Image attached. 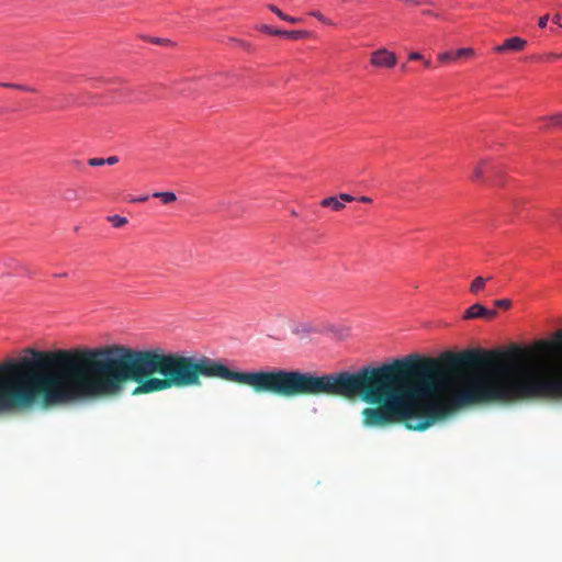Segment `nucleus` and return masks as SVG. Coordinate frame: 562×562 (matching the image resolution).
I'll return each instance as SVG.
<instances>
[{"mask_svg": "<svg viewBox=\"0 0 562 562\" xmlns=\"http://www.w3.org/2000/svg\"><path fill=\"white\" fill-rule=\"evenodd\" d=\"M535 347L559 352L550 359L535 358L529 349L512 346L506 351H448L439 358L409 355L355 373L323 375L284 369L239 372L205 355L187 356L157 347V393L200 387L204 379H218L285 398L361 397L375 405L362 409L363 427L403 424L423 431L445 418L450 405L562 400V331Z\"/></svg>", "mask_w": 562, "mask_h": 562, "instance_id": "nucleus-1", "label": "nucleus"}, {"mask_svg": "<svg viewBox=\"0 0 562 562\" xmlns=\"http://www.w3.org/2000/svg\"><path fill=\"white\" fill-rule=\"evenodd\" d=\"M397 64V56L385 47L373 50L370 55V65L379 69H392Z\"/></svg>", "mask_w": 562, "mask_h": 562, "instance_id": "nucleus-2", "label": "nucleus"}, {"mask_svg": "<svg viewBox=\"0 0 562 562\" xmlns=\"http://www.w3.org/2000/svg\"><path fill=\"white\" fill-rule=\"evenodd\" d=\"M497 312L494 310H487L482 304L475 303L471 305L463 315L464 319H474V318H494Z\"/></svg>", "mask_w": 562, "mask_h": 562, "instance_id": "nucleus-3", "label": "nucleus"}, {"mask_svg": "<svg viewBox=\"0 0 562 562\" xmlns=\"http://www.w3.org/2000/svg\"><path fill=\"white\" fill-rule=\"evenodd\" d=\"M527 41L518 37L513 36L507 40L502 45H498L494 48L496 53H506V52H521L526 48Z\"/></svg>", "mask_w": 562, "mask_h": 562, "instance_id": "nucleus-4", "label": "nucleus"}, {"mask_svg": "<svg viewBox=\"0 0 562 562\" xmlns=\"http://www.w3.org/2000/svg\"><path fill=\"white\" fill-rule=\"evenodd\" d=\"M260 30L267 34L284 36L290 40H301L307 35L305 31H281L269 25H262Z\"/></svg>", "mask_w": 562, "mask_h": 562, "instance_id": "nucleus-5", "label": "nucleus"}, {"mask_svg": "<svg viewBox=\"0 0 562 562\" xmlns=\"http://www.w3.org/2000/svg\"><path fill=\"white\" fill-rule=\"evenodd\" d=\"M323 207H330L331 210L339 212L345 207L339 196H328L321 201Z\"/></svg>", "mask_w": 562, "mask_h": 562, "instance_id": "nucleus-6", "label": "nucleus"}, {"mask_svg": "<svg viewBox=\"0 0 562 562\" xmlns=\"http://www.w3.org/2000/svg\"><path fill=\"white\" fill-rule=\"evenodd\" d=\"M539 120L546 122L542 127L543 130H549L551 127H562V113H557L551 116H542Z\"/></svg>", "mask_w": 562, "mask_h": 562, "instance_id": "nucleus-7", "label": "nucleus"}, {"mask_svg": "<svg viewBox=\"0 0 562 562\" xmlns=\"http://www.w3.org/2000/svg\"><path fill=\"white\" fill-rule=\"evenodd\" d=\"M268 9L271 12L276 13L283 21H286L290 23H299L301 21V19H299V18L290 16L286 13H283L278 7H276L273 4H269Z\"/></svg>", "mask_w": 562, "mask_h": 562, "instance_id": "nucleus-8", "label": "nucleus"}, {"mask_svg": "<svg viewBox=\"0 0 562 562\" xmlns=\"http://www.w3.org/2000/svg\"><path fill=\"white\" fill-rule=\"evenodd\" d=\"M488 165L487 160H481L473 169L471 180L472 181H480L483 179V173L485 170V167Z\"/></svg>", "mask_w": 562, "mask_h": 562, "instance_id": "nucleus-9", "label": "nucleus"}, {"mask_svg": "<svg viewBox=\"0 0 562 562\" xmlns=\"http://www.w3.org/2000/svg\"><path fill=\"white\" fill-rule=\"evenodd\" d=\"M153 196L154 198H157V199H160V201L164 203V204H169V203H172L177 200V196L173 192H169V191H166V192H155L153 193Z\"/></svg>", "mask_w": 562, "mask_h": 562, "instance_id": "nucleus-10", "label": "nucleus"}, {"mask_svg": "<svg viewBox=\"0 0 562 562\" xmlns=\"http://www.w3.org/2000/svg\"><path fill=\"white\" fill-rule=\"evenodd\" d=\"M490 280V278L485 279L483 277H477L473 280L470 286V292L473 294H477L480 291H482L485 286L486 281Z\"/></svg>", "mask_w": 562, "mask_h": 562, "instance_id": "nucleus-11", "label": "nucleus"}, {"mask_svg": "<svg viewBox=\"0 0 562 562\" xmlns=\"http://www.w3.org/2000/svg\"><path fill=\"white\" fill-rule=\"evenodd\" d=\"M4 266L11 270H25L24 265L13 258L7 259Z\"/></svg>", "mask_w": 562, "mask_h": 562, "instance_id": "nucleus-12", "label": "nucleus"}, {"mask_svg": "<svg viewBox=\"0 0 562 562\" xmlns=\"http://www.w3.org/2000/svg\"><path fill=\"white\" fill-rule=\"evenodd\" d=\"M114 227H123L127 223V218L120 215H112L108 217Z\"/></svg>", "mask_w": 562, "mask_h": 562, "instance_id": "nucleus-13", "label": "nucleus"}, {"mask_svg": "<svg viewBox=\"0 0 562 562\" xmlns=\"http://www.w3.org/2000/svg\"><path fill=\"white\" fill-rule=\"evenodd\" d=\"M0 85L5 88H13V89L22 90V91L35 92V89L33 87L15 85V83H0Z\"/></svg>", "mask_w": 562, "mask_h": 562, "instance_id": "nucleus-14", "label": "nucleus"}, {"mask_svg": "<svg viewBox=\"0 0 562 562\" xmlns=\"http://www.w3.org/2000/svg\"><path fill=\"white\" fill-rule=\"evenodd\" d=\"M473 55H474V50L472 48H459L454 53L456 58H460V57H464V56H473Z\"/></svg>", "mask_w": 562, "mask_h": 562, "instance_id": "nucleus-15", "label": "nucleus"}, {"mask_svg": "<svg viewBox=\"0 0 562 562\" xmlns=\"http://www.w3.org/2000/svg\"><path fill=\"white\" fill-rule=\"evenodd\" d=\"M494 305L503 310H508L512 306V301L508 299H501L494 301Z\"/></svg>", "mask_w": 562, "mask_h": 562, "instance_id": "nucleus-16", "label": "nucleus"}, {"mask_svg": "<svg viewBox=\"0 0 562 562\" xmlns=\"http://www.w3.org/2000/svg\"><path fill=\"white\" fill-rule=\"evenodd\" d=\"M311 15L316 18L317 20H319L323 23L331 24V22L324 14H322L319 11H313V12H311Z\"/></svg>", "mask_w": 562, "mask_h": 562, "instance_id": "nucleus-17", "label": "nucleus"}, {"mask_svg": "<svg viewBox=\"0 0 562 562\" xmlns=\"http://www.w3.org/2000/svg\"><path fill=\"white\" fill-rule=\"evenodd\" d=\"M456 58L454 57V54L450 53V52H445V53H441L438 55V59L442 63H446V61H449L451 59Z\"/></svg>", "mask_w": 562, "mask_h": 562, "instance_id": "nucleus-18", "label": "nucleus"}, {"mask_svg": "<svg viewBox=\"0 0 562 562\" xmlns=\"http://www.w3.org/2000/svg\"><path fill=\"white\" fill-rule=\"evenodd\" d=\"M88 165L91 167H99L104 165V158H90Z\"/></svg>", "mask_w": 562, "mask_h": 562, "instance_id": "nucleus-19", "label": "nucleus"}, {"mask_svg": "<svg viewBox=\"0 0 562 562\" xmlns=\"http://www.w3.org/2000/svg\"><path fill=\"white\" fill-rule=\"evenodd\" d=\"M339 199L341 200V202L345 204V202H352L355 201V196L348 194V193H341L339 194Z\"/></svg>", "mask_w": 562, "mask_h": 562, "instance_id": "nucleus-20", "label": "nucleus"}, {"mask_svg": "<svg viewBox=\"0 0 562 562\" xmlns=\"http://www.w3.org/2000/svg\"><path fill=\"white\" fill-rule=\"evenodd\" d=\"M117 162H119V157L117 156H110V157L104 159V165L106 164V165L112 166V165H115Z\"/></svg>", "mask_w": 562, "mask_h": 562, "instance_id": "nucleus-21", "label": "nucleus"}, {"mask_svg": "<svg viewBox=\"0 0 562 562\" xmlns=\"http://www.w3.org/2000/svg\"><path fill=\"white\" fill-rule=\"evenodd\" d=\"M549 21V14H546L539 19V26L541 29L546 27Z\"/></svg>", "mask_w": 562, "mask_h": 562, "instance_id": "nucleus-22", "label": "nucleus"}, {"mask_svg": "<svg viewBox=\"0 0 562 562\" xmlns=\"http://www.w3.org/2000/svg\"><path fill=\"white\" fill-rule=\"evenodd\" d=\"M408 58H409L411 60H420V59H423V56H422V54H420V53H418V52H413V53H411V54L408 55Z\"/></svg>", "mask_w": 562, "mask_h": 562, "instance_id": "nucleus-23", "label": "nucleus"}, {"mask_svg": "<svg viewBox=\"0 0 562 562\" xmlns=\"http://www.w3.org/2000/svg\"><path fill=\"white\" fill-rule=\"evenodd\" d=\"M561 19H562L561 14H560V13H557V14H554V16H553V22H554V23H557V24H559V25L561 26V24H562V23H561Z\"/></svg>", "mask_w": 562, "mask_h": 562, "instance_id": "nucleus-24", "label": "nucleus"}, {"mask_svg": "<svg viewBox=\"0 0 562 562\" xmlns=\"http://www.w3.org/2000/svg\"><path fill=\"white\" fill-rule=\"evenodd\" d=\"M360 202H363V203H371L372 202V199L369 198V196H366V195H362L358 199Z\"/></svg>", "mask_w": 562, "mask_h": 562, "instance_id": "nucleus-25", "label": "nucleus"}, {"mask_svg": "<svg viewBox=\"0 0 562 562\" xmlns=\"http://www.w3.org/2000/svg\"><path fill=\"white\" fill-rule=\"evenodd\" d=\"M147 200H148V195H144V196H140V198H138V199H136V200H134V201H135V202H145V201H147Z\"/></svg>", "mask_w": 562, "mask_h": 562, "instance_id": "nucleus-26", "label": "nucleus"}, {"mask_svg": "<svg viewBox=\"0 0 562 562\" xmlns=\"http://www.w3.org/2000/svg\"><path fill=\"white\" fill-rule=\"evenodd\" d=\"M405 2L413 3V4H420L422 3V1H419V0H405Z\"/></svg>", "mask_w": 562, "mask_h": 562, "instance_id": "nucleus-27", "label": "nucleus"}, {"mask_svg": "<svg viewBox=\"0 0 562 562\" xmlns=\"http://www.w3.org/2000/svg\"><path fill=\"white\" fill-rule=\"evenodd\" d=\"M559 57H562V54H561V55H557V54H550V55H548V58H549V59H554V58H559Z\"/></svg>", "mask_w": 562, "mask_h": 562, "instance_id": "nucleus-28", "label": "nucleus"}, {"mask_svg": "<svg viewBox=\"0 0 562 562\" xmlns=\"http://www.w3.org/2000/svg\"><path fill=\"white\" fill-rule=\"evenodd\" d=\"M56 277H59V278H66V277H67V273H66V272L58 273V274H56Z\"/></svg>", "mask_w": 562, "mask_h": 562, "instance_id": "nucleus-29", "label": "nucleus"}, {"mask_svg": "<svg viewBox=\"0 0 562 562\" xmlns=\"http://www.w3.org/2000/svg\"><path fill=\"white\" fill-rule=\"evenodd\" d=\"M424 14L435 15L430 10H426V11H424Z\"/></svg>", "mask_w": 562, "mask_h": 562, "instance_id": "nucleus-30", "label": "nucleus"}, {"mask_svg": "<svg viewBox=\"0 0 562 562\" xmlns=\"http://www.w3.org/2000/svg\"><path fill=\"white\" fill-rule=\"evenodd\" d=\"M425 65H426L427 67H429V66H430V61H429V60H426V61H425Z\"/></svg>", "mask_w": 562, "mask_h": 562, "instance_id": "nucleus-31", "label": "nucleus"}, {"mask_svg": "<svg viewBox=\"0 0 562 562\" xmlns=\"http://www.w3.org/2000/svg\"><path fill=\"white\" fill-rule=\"evenodd\" d=\"M561 26H562V24H561Z\"/></svg>", "mask_w": 562, "mask_h": 562, "instance_id": "nucleus-32", "label": "nucleus"}]
</instances>
